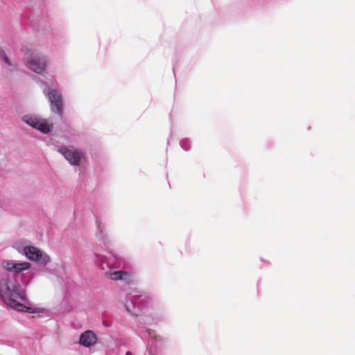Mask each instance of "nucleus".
<instances>
[{
	"instance_id": "3",
	"label": "nucleus",
	"mask_w": 355,
	"mask_h": 355,
	"mask_svg": "<svg viewBox=\"0 0 355 355\" xmlns=\"http://www.w3.org/2000/svg\"><path fill=\"white\" fill-rule=\"evenodd\" d=\"M44 94L48 98L51 103V110L52 112L62 115L63 110L62 98L60 92L51 88H45Z\"/></svg>"
},
{
	"instance_id": "5",
	"label": "nucleus",
	"mask_w": 355,
	"mask_h": 355,
	"mask_svg": "<svg viewBox=\"0 0 355 355\" xmlns=\"http://www.w3.org/2000/svg\"><path fill=\"white\" fill-rule=\"evenodd\" d=\"M58 151L73 166H79L80 160L84 157L83 153L78 149L73 150L66 147H60Z\"/></svg>"
},
{
	"instance_id": "9",
	"label": "nucleus",
	"mask_w": 355,
	"mask_h": 355,
	"mask_svg": "<svg viewBox=\"0 0 355 355\" xmlns=\"http://www.w3.org/2000/svg\"><path fill=\"white\" fill-rule=\"evenodd\" d=\"M30 266H31V264L27 262L19 263H15V265L12 266L13 268H12V270L11 272H19L20 271L28 269Z\"/></svg>"
},
{
	"instance_id": "1",
	"label": "nucleus",
	"mask_w": 355,
	"mask_h": 355,
	"mask_svg": "<svg viewBox=\"0 0 355 355\" xmlns=\"http://www.w3.org/2000/svg\"><path fill=\"white\" fill-rule=\"evenodd\" d=\"M0 295L3 302L19 311H26L24 309H28L24 304L19 302L24 301L25 297L24 293L20 291L16 286L6 280L0 282Z\"/></svg>"
},
{
	"instance_id": "8",
	"label": "nucleus",
	"mask_w": 355,
	"mask_h": 355,
	"mask_svg": "<svg viewBox=\"0 0 355 355\" xmlns=\"http://www.w3.org/2000/svg\"><path fill=\"white\" fill-rule=\"evenodd\" d=\"M105 275L109 277L112 280H125L129 282L130 280V275L128 272L118 270L115 272H106Z\"/></svg>"
},
{
	"instance_id": "4",
	"label": "nucleus",
	"mask_w": 355,
	"mask_h": 355,
	"mask_svg": "<svg viewBox=\"0 0 355 355\" xmlns=\"http://www.w3.org/2000/svg\"><path fill=\"white\" fill-rule=\"evenodd\" d=\"M24 121L33 128L46 134L50 132L53 128V123L46 119H37L33 116H25Z\"/></svg>"
},
{
	"instance_id": "2",
	"label": "nucleus",
	"mask_w": 355,
	"mask_h": 355,
	"mask_svg": "<svg viewBox=\"0 0 355 355\" xmlns=\"http://www.w3.org/2000/svg\"><path fill=\"white\" fill-rule=\"evenodd\" d=\"M26 54V67L37 73L43 74L48 64L47 60L38 55H34L31 51H28Z\"/></svg>"
},
{
	"instance_id": "11",
	"label": "nucleus",
	"mask_w": 355,
	"mask_h": 355,
	"mask_svg": "<svg viewBox=\"0 0 355 355\" xmlns=\"http://www.w3.org/2000/svg\"><path fill=\"white\" fill-rule=\"evenodd\" d=\"M0 58H1L3 60V61L5 63H6L7 64L12 65V64L10 63L8 58L7 57L4 50L2 49L1 47H0Z\"/></svg>"
},
{
	"instance_id": "6",
	"label": "nucleus",
	"mask_w": 355,
	"mask_h": 355,
	"mask_svg": "<svg viewBox=\"0 0 355 355\" xmlns=\"http://www.w3.org/2000/svg\"><path fill=\"white\" fill-rule=\"evenodd\" d=\"M24 252L26 257L31 261H41L42 263H46V262L49 261V258L47 256L43 257L42 251H40L36 247H25L24 249Z\"/></svg>"
},
{
	"instance_id": "7",
	"label": "nucleus",
	"mask_w": 355,
	"mask_h": 355,
	"mask_svg": "<svg viewBox=\"0 0 355 355\" xmlns=\"http://www.w3.org/2000/svg\"><path fill=\"white\" fill-rule=\"evenodd\" d=\"M97 337L94 332L92 330H87L80 334L79 344L89 347L96 343Z\"/></svg>"
},
{
	"instance_id": "10",
	"label": "nucleus",
	"mask_w": 355,
	"mask_h": 355,
	"mask_svg": "<svg viewBox=\"0 0 355 355\" xmlns=\"http://www.w3.org/2000/svg\"><path fill=\"white\" fill-rule=\"evenodd\" d=\"M15 263L9 261H3L2 266L7 270L11 272Z\"/></svg>"
}]
</instances>
